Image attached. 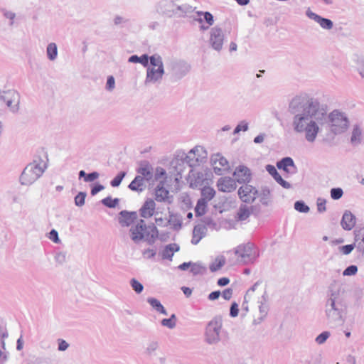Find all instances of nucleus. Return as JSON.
Here are the masks:
<instances>
[{"label":"nucleus","instance_id":"nucleus-1","mask_svg":"<svg viewBox=\"0 0 364 364\" xmlns=\"http://www.w3.org/2000/svg\"><path fill=\"white\" fill-rule=\"evenodd\" d=\"M288 112L292 115L291 126L295 133L304 134L308 142L315 141L321 128L327 125L334 134L345 132L349 127L346 113L334 109L328 114L327 105L306 93L294 97Z\"/></svg>","mask_w":364,"mask_h":364},{"label":"nucleus","instance_id":"nucleus-2","mask_svg":"<svg viewBox=\"0 0 364 364\" xmlns=\"http://www.w3.org/2000/svg\"><path fill=\"white\" fill-rule=\"evenodd\" d=\"M119 223L123 227H128L136 222L130 230L132 240L138 244L144 240L149 245H153L159 237V231L154 224L147 225L143 219H138L136 212L122 210L119 213Z\"/></svg>","mask_w":364,"mask_h":364},{"label":"nucleus","instance_id":"nucleus-3","mask_svg":"<svg viewBox=\"0 0 364 364\" xmlns=\"http://www.w3.org/2000/svg\"><path fill=\"white\" fill-rule=\"evenodd\" d=\"M325 314L329 324L337 326L344 321L347 309L346 291L342 284L334 282L328 287Z\"/></svg>","mask_w":364,"mask_h":364},{"label":"nucleus","instance_id":"nucleus-4","mask_svg":"<svg viewBox=\"0 0 364 364\" xmlns=\"http://www.w3.org/2000/svg\"><path fill=\"white\" fill-rule=\"evenodd\" d=\"M150 65L146 67V75L144 80L146 85L160 83L165 70L162 58L159 54H154L149 58Z\"/></svg>","mask_w":364,"mask_h":364},{"label":"nucleus","instance_id":"nucleus-5","mask_svg":"<svg viewBox=\"0 0 364 364\" xmlns=\"http://www.w3.org/2000/svg\"><path fill=\"white\" fill-rule=\"evenodd\" d=\"M46 169V163L41 159L28 164L23 169L21 176V185L30 186L37 181Z\"/></svg>","mask_w":364,"mask_h":364},{"label":"nucleus","instance_id":"nucleus-6","mask_svg":"<svg viewBox=\"0 0 364 364\" xmlns=\"http://www.w3.org/2000/svg\"><path fill=\"white\" fill-rule=\"evenodd\" d=\"M0 102H4L11 112L16 114L20 109L21 95L14 89L0 90Z\"/></svg>","mask_w":364,"mask_h":364},{"label":"nucleus","instance_id":"nucleus-7","mask_svg":"<svg viewBox=\"0 0 364 364\" xmlns=\"http://www.w3.org/2000/svg\"><path fill=\"white\" fill-rule=\"evenodd\" d=\"M222 328V319L220 317H215L211 320L205 330V342L209 345H215L220 341V330Z\"/></svg>","mask_w":364,"mask_h":364},{"label":"nucleus","instance_id":"nucleus-8","mask_svg":"<svg viewBox=\"0 0 364 364\" xmlns=\"http://www.w3.org/2000/svg\"><path fill=\"white\" fill-rule=\"evenodd\" d=\"M173 80H178L186 76L191 70V65L186 61L173 58L168 65Z\"/></svg>","mask_w":364,"mask_h":364},{"label":"nucleus","instance_id":"nucleus-9","mask_svg":"<svg viewBox=\"0 0 364 364\" xmlns=\"http://www.w3.org/2000/svg\"><path fill=\"white\" fill-rule=\"evenodd\" d=\"M208 158V153L202 146H196L186 154V159L189 163V169L204 163Z\"/></svg>","mask_w":364,"mask_h":364},{"label":"nucleus","instance_id":"nucleus-10","mask_svg":"<svg viewBox=\"0 0 364 364\" xmlns=\"http://www.w3.org/2000/svg\"><path fill=\"white\" fill-rule=\"evenodd\" d=\"M173 174L176 176L175 180L179 181L187 168H189V163L186 159L184 152H178L171 161Z\"/></svg>","mask_w":364,"mask_h":364},{"label":"nucleus","instance_id":"nucleus-11","mask_svg":"<svg viewBox=\"0 0 364 364\" xmlns=\"http://www.w3.org/2000/svg\"><path fill=\"white\" fill-rule=\"evenodd\" d=\"M235 254L239 257V262L243 264L252 262L256 257L254 245L250 242L238 245L235 249Z\"/></svg>","mask_w":364,"mask_h":364},{"label":"nucleus","instance_id":"nucleus-12","mask_svg":"<svg viewBox=\"0 0 364 364\" xmlns=\"http://www.w3.org/2000/svg\"><path fill=\"white\" fill-rule=\"evenodd\" d=\"M225 34L223 29L218 26L213 27L210 31L209 44L213 49L219 52L223 49Z\"/></svg>","mask_w":364,"mask_h":364},{"label":"nucleus","instance_id":"nucleus-13","mask_svg":"<svg viewBox=\"0 0 364 364\" xmlns=\"http://www.w3.org/2000/svg\"><path fill=\"white\" fill-rule=\"evenodd\" d=\"M156 11L167 17L177 16V1L176 0H160L156 6Z\"/></svg>","mask_w":364,"mask_h":364},{"label":"nucleus","instance_id":"nucleus-14","mask_svg":"<svg viewBox=\"0 0 364 364\" xmlns=\"http://www.w3.org/2000/svg\"><path fill=\"white\" fill-rule=\"evenodd\" d=\"M210 160L215 174L223 175L229 169L228 160L220 154L213 155Z\"/></svg>","mask_w":364,"mask_h":364},{"label":"nucleus","instance_id":"nucleus-15","mask_svg":"<svg viewBox=\"0 0 364 364\" xmlns=\"http://www.w3.org/2000/svg\"><path fill=\"white\" fill-rule=\"evenodd\" d=\"M257 194V190L251 185L245 184L238 190V195L240 199L247 203L254 202Z\"/></svg>","mask_w":364,"mask_h":364},{"label":"nucleus","instance_id":"nucleus-16","mask_svg":"<svg viewBox=\"0 0 364 364\" xmlns=\"http://www.w3.org/2000/svg\"><path fill=\"white\" fill-rule=\"evenodd\" d=\"M154 199L158 202L172 203L173 196H170L169 191L164 188V181H161L155 188Z\"/></svg>","mask_w":364,"mask_h":364},{"label":"nucleus","instance_id":"nucleus-17","mask_svg":"<svg viewBox=\"0 0 364 364\" xmlns=\"http://www.w3.org/2000/svg\"><path fill=\"white\" fill-rule=\"evenodd\" d=\"M306 15L311 20L318 23L320 26L325 30H331L333 27V23L331 19L323 18L316 13L311 11L309 9L306 10Z\"/></svg>","mask_w":364,"mask_h":364},{"label":"nucleus","instance_id":"nucleus-18","mask_svg":"<svg viewBox=\"0 0 364 364\" xmlns=\"http://www.w3.org/2000/svg\"><path fill=\"white\" fill-rule=\"evenodd\" d=\"M218 190L224 193H230L236 189L237 185L235 179L230 177H222L217 183Z\"/></svg>","mask_w":364,"mask_h":364},{"label":"nucleus","instance_id":"nucleus-19","mask_svg":"<svg viewBox=\"0 0 364 364\" xmlns=\"http://www.w3.org/2000/svg\"><path fill=\"white\" fill-rule=\"evenodd\" d=\"M137 173L143 177V181H149L153 178V167L149 161H142L140 162Z\"/></svg>","mask_w":364,"mask_h":364},{"label":"nucleus","instance_id":"nucleus-20","mask_svg":"<svg viewBox=\"0 0 364 364\" xmlns=\"http://www.w3.org/2000/svg\"><path fill=\"white\" fill-rule=\"evenodd\" d=\"M356 223L355 216L350 211L346 210L341 221V225L345 230H351Z\"/></svg>","mask_w":364,"mask_h":364},{"label":"nucleus","instance_id":"nucleus-21","mask_svg":"<svg viewBox=\"0 0 364 364\" xmlns=\"http://www.w3.org/2000/svg\"><path fill=\"white\" fill-rule=\"evenodd\" d=\"M177 1V16H182L192 12L196 8L192 5L193 0H176Z\"/></svg>","mask_w":364,"mask_h":364},{"label":"nucleus","instance_id":"nucleus-22","mask_svg":"<svg viewBox=\"0 0 364 364\" xmlns=\"http://www.w3.org/2000/svg\"><path fill=\"white\" fill-rule=\"evenodd\" d=\"M279 169H282L288 173L296 172V167L291 157H284L277 163Z\"/></svg>","mask_w":364,"mask_h":364},{"label":"nucleus","instance_id":"nucleus-23","mask_svg":"<svg viewBox=\"0 0 364 364\" xmlns=\"http://www.w3.org/2000/svg\"><path fill=\"white\" fill-rule=\"evenodd\" d=\"M266 170L273 177V178L284 188L289 189L291 188V185L289 182L284 181L282 178V177L280 176V174L278 173L277 170L273 165H267Z\"/></svg>","mask_w":364,"mask_h":364},{"label":"nucleus","instance_id":"nucleus-24","mask_svg":"<svg viewBox=\"0 0 364 364\" xmlns=\"http://www.w3.org/2000/svg\"><path fill=\"white\" fill-rule=\"evenodd\" d=\"M234 176L240 183L249 182L250 180V169L245 166H240L234 171Z\"/></svg>","mask_w":364,"mask_h":364},{"label":"nucleus","instance_id":"nucleus-25","mask_svg":"<svg viewBox=\"0 0 364 364\" xmlns=\"http://www.w3.org/2000/svg\"><path fill=\"white\" fill-rule=\"evenodd\" d=\"M189 173H191L189 175L190 186L193 188H200L205 181L204 174L201 172H193V169H190Z\"/></svg>","mask_w":364,"mask_h":364},{"label":"nucleus","instance_id":"nucleus-26","mask_svg":"<svg viewBox=\"0 0 364 364\" xmlns=\"http://www.w3.org/2000/svg\"><path fill=\"white\" fill-rule=\"evenodd\" d=\"M156 203L154 200L148 199L140 208V215L142 218H148L151 217L155 211Z\"/></svg>","mask_w":364,"mask_h":364},{"label":"nucleus","instance_id":"nucleus-27","mask_svg":"<svg viewBox=\"0 0 364 364\" xmlns=\"http://www.w3.org/2000/svg\"><path fill=\"white\" fill-rule=\"evenodd\" d=\"M252 205H241L237 210L236 219L239 221L246 220L252 213Z\"/></svg>","mask_w":364,"mask_h":364},{"label":"nucleus","instance_id":"nucleus-28","mask_svg":"<svg viewBox=\"0 0 364 364\" xmlns=\"http://www.w3.org/2000/svg\"><path fill=\"white\" fill-rule=\"evenodd\" d=\"M180 247L176 243H171L165 246L161 252V257L163 259L172 260L174 252L179 251Z\"/></svg>","mask_w":364,"mask_h":364},{"label":"nucleus","instance_id":"nucleus-29","mask_svg":"<svg viewBox=\"0 0 364 364\" xmlns=\"http://www.w3.org/2000/svg\"><path fill=\"white\" fill-rule=\"evenodd\" d=\"M363 139V132L358 125L353 127L352 134L350 137V143L353 146H357L362 142Z\"/></svg>","mask_w":364,"mask_h":364},{"label":"nucleus","instance_id":"nucleus-30","mask_svg":"<svg viewBox=\"0 0 364 364\" xmlns=\"http://www.w3.org/2000/svg\"><path fill=\"white\" fill-rule=\"evenodd\" d=\"M129 188L132 191L141 192L145 188L144 183L143 177L141 176H136L134 179L129 185Z\"/></svg>","mask_w":364,"mask_h":364},{"label":"nucleus","instance_id":"nucleus-31","mask_svg":"<svg viewBox=\"0 0 364 364\" xmlns=\"http://www.w3.org/2000/svg\"><path fill=\"white\" fill-rule=\"evenodd\" d=\"M205 229V227L201 225H198L194 228L193 232V235L191 240V242L193 245L198 244L199 241L204 237Z\"/></svg>","mask_w":364,"mask_h":364},{"label":"nucleus","instance_id":"nucleus-32","mask_svg":"<svg viewBox=\"0 0 364 364\" xmlns=\"http://www.w3.org/2000/svg\"><path fill=\"white\" fill-rule=\"evenodd\" d=\"M147 302L151 305V306L157 312L164 314L167 315L168 313L164 306L161 304V302L155 298H148Z\"/></svg>","mask_w":364,"mask_h":364},{"label":"nucleus","instance_id":"nucleus-33","mask_svg":"<svg viewBox=\"0 0 364 364\" xmlns=\"http://www.w3.org/2000/svg\"><path fill=\"white\" fill-rule=\"evenodd\" d=\"M215 195V191L210 186H204L201 188V198L205 202L211 200Z\"/></svg>","mask_w":364,"mask_h":364},{"label":"nucleus","instance_id":"nucleus-34","mask_svg":"<svg viewBox=\"0 0 364 364\" xmlns=\"http://www.w3.org/2000/svg\"><path fill=\"white\" fill-rule=\"evenodd\" d=\"M149 56L147 54H144L139 57L136 55H133L129 58L128 61L133 63H141L144 67H147L149 61Z\"/></svg>","mask_w":364,"mask_h":364},{"label":"nucleus","instance_id":"nucleus-35","mask_svg":"<svg viewBox=\"0 0 364 364\" xmlns=\"http://www.w3.org/2000/svg\"><path fill=\"white\" fill-rule=\"evenodd\" d=\"M197 14L198 16H203L204 21L208 23V26H205L204 25L200 26L201 30H207L210 26L214 23L213 16L208 11H198Z\"/></svg>","mask_w":364,"mask_h":364},{"label":"nucleus","instance_id":"nucleus-36","mask_svg":"<svg viewBox=\"0 0 364 364\" xmlns=\"http://www.w3.org/2000/svg\"><path fill=\"white\" fill-rule=\"evenodd\" d=\"M46 54L48 58L53 61L57 58L58 56V47L56 43H50L46 48Z\"/></svg>","mask_w":364,"mask_h":364},{"label":"nucleus","instance_id":"nucleus-37","mask_svg":"<svg viewBox=\"0 0 364 364\" xmlns=\"http://www.w3.org/2000/svg\"><path fill=\"white\" fill-rule=\"evenodd\" d=\"M259 310L260 316L253 321L254 324L260 323L263 321V319L267 316L269 310L268 305L261 301V304L259 306Z\"/></svg>","mask_w":364,"mask_h":364},{"label":"nucleus","instance_id":"nucleus-38","mask_svg":"<svg viewBox=\"0 0 364 364\" xmlns=\"http://www.w3.org/2000/svg\"><path fill=\"white\" fill-rule=\"evenodd\" d=\"M208 202L204 201L203 199H199L195 208V213L196 216H202L207 211Z\"/></svg>","mask_w":364,"mask_h":364},{"label":"nucleus","instance_id":"nucleus-39","mask_svg":"<svg viewBox=\"0 0 364 364\" xmlns=\"http://www.w3.org/2000/svg\"><path fill=\"white\" fill-rule=\"evenodd\" d=\"M355 68L364 83V56H357L355 60Z\"/></svg>","mask_w":364,"mask_h":364},{"label":"nucleus","instance_id":"nucleus-40","mask_svg":"<svg viewBox=\"0 0 364 364\" xmlns=\"http://www.w3.org/2000/svg\"><path fill=\"white\" fill-rule=\"evenodd\" d=\"M159 348V343L157 341H151L149 342L144 350V353L151 357L154 355L156 350Z\"/></svg>","mask_w":364,"mask_h":364},{"label":"nucleus","instance_id":"nucleus-41","mask_svg":"<svg viewBox=\"0 0 364 364\" xmlns=\"http://www.w3.org/2000/svg\"><path fill=\"white\" fill-rule=\"evenodd\" d=\"M225 264V259L224 257H218L210 265V269L214 272L220 269Z\"/></svg>","mask_w":364,"mask_h":364},{"label":"nucleus","instance_id":"nucleus-42","mask_svg":"<svg viewBox=\"0 0 364 364\" xmlns=\"http://www.w3.org/2000/svg\"><path fill=\"white\" fill-rule=\"evenodd\" d=\"M355 240L358 242L357 248L360 252H364V229L355 233Z\"/></svg>","mask_w":364,"mask_h":364},{"label":"nucleus","instance_id":"nucleus-43","mask_svg":"<svg viewBox=\"0 0 364 364\" xmlns=\"http://www.w3.org/2000/svg\"><path fill=\"white\" fill-rule=\"evenodd\" d=\"M161 323L163 326H166L170 329L175 328L176 325V316L172 314L168 318H164L161 320Z\"/></svg>","mask_w":364,"mask_h":364},{"label":"nucleus","instance_id":"nucleus-44","mask_svg":"<svg viewBox=\"0 0 364 364\" xmlns=\"http://www.w3.org/2000/svg\"><path fill=\"white\" fill-rule=\"evenodd\" d=\"M206 270L205 267L200 263H192L191 267V272L193 275L203 274Z\"/></svg>","mask_w":364,"mask_h":364},{"label":"nucleus","instance_id":"nucleus-45","mask_svg":"<svg viewBox=\"0 0 364 364\" xmlns=\"http://www.w3.org/2000/svg\"><path fill=\"white\" fill-rule=\"evenodd\" d=\"M294 209L300 213H306L309 212V207L302 200H297L294 203Z\"/></svg>","mask_w":364,"mask_h":364},{"label":"nucleus","instance_id":"nucleus-46","mask_svg":"<svg viewBox=\"0 0 364 364\" xmlns=\"http://www.w3.org/2000/svg\"><path fill=\"white\" fill-rule=\"evenodd\" d=\"M86 196V192H79L74 198L75 205L78 207L83 206L85 205Z\"/></svg>","mask_w":364,"mask_h":364},{"label":"nucleus","instance_id":"nucleus-47","mask_svg":"<svg viewBox=\"0 0 364 364\" xmlns=\"http://www.w3.org/2000/svg\"><path fill=\"white\" fill-rule=\"evenodd\" d=\"M126 176V172L125 171H121L119 172L110 182V184L112 187H117L119 186L123 178L125 177Z\"/></svg>","mask_w":364,"mask_h":364},{"label":"nucleus","instance_id":"nucleus-48","mask_svg":"<svg viewBox=\"0 0 364 364\" xmlns=\"http://www.w3.org/2000/svg\"><path fill=\"white\" fill-rule=\"evenodd\" d=\"M130 285L136 294L141 293L144 289L143 284L134 278L130 280Z\"/></svg>","mask_w":364,"mask_h":364},{"label":"nucleus","instance_id":"nucleus-49","mask_svg":"<svg viewBox=\"0 0 364 364\" xmlns=\"http://www.w3.org/2000/svg\"><path fill=\"white\" fill-rule=\"evenodd\" d=\"M119 200L118 198L112 199L108 196L102 200V203L108 208H115L118 204Z\"/></svg>","mask_w":364,"mask_h":364},{"label":"nucleus","instance_id":"nucleus-50","mask_svg":"<svg viewBox=\"0 0 364 364\" xmlns=\"http://www.w3.org/2000/svg\"><path fill=\"white\" fill-rule=\"evenodd\" d=\"M270 196V191L267 188H264L262 189L260 193V201L263 205H268L269 200Z\"/></svg>","mask_w":364,"mask_h":364},{"label":"nucleus","instance_id":"nucleus-51","mask_svg":"<svg viewBox=\"0 0 364 364\" xmlns=\"http://www.w3.org/2000/svg\"><path fill=\"white\" fill-rule=\"evenodd\" d=\"M331 197L333 200H339L343 195V191L341 188H333L330 191Z\"/></svg>","mask_w":364,"mask_h":364},{"label":"nucleus","instance_id":"nucleus-52","mask_svg":"<svg viewBox=\"0 0 364 364\" xmlns=\"http://www.w3.org/2000/svg\"><path fill=\"white\" fill-rule=\"evenodd\" d=\"M248 123L245 120H242L235 128L233 134H238L240 131L246 132L248 130Z\"/></svg>","mask_w":364,"mask_h":364},{"label":"nucleus","instance_id":"nucleus-53","mask_svg":"<svg viewBox=\"0 0 364 364\" xmlns=\"http://www.w3.org/2000/svg\"><path fill=\"white\" fill-rule=\"evenodd\" d=\"M3 16L10 20L9 26L14 25V20L16 18V14L13 11H8L5 9H1Z\"/></svg>","mask_w":364,"mask_h":364},{"label":"nucleus","instance_id":"nucleus-54","mask_svg":"<svg viewBox=\"0 0 364 364\" xmlns=\"http://www.w3.org/2000/svg\"><path fill=\"white\" fill-rule=\"evenodd\" d=\"M329 336L330 333L328 331H323L316 338L315 341L318 344L321 345L324 343Z\"/></svg>","mask_w":364,"mask_h":364},{"label":"nucleus","instance_id":"nucleus-55","mask_svg":"<svg viewBox=\"0 0 364 364\" xmlns=\"http://www.w3.org/2000/svg\"><path fill=\"white\" fill-rule=\"evenodd\" d=\"M155 221L159 226H167L168 224L173 225V215H170V218L167 222H165L162 218H156Z\"/></svg>","mask_w":364,"mask_h":364},{"label":"nucleus","instance_id":"nucleus-56","mask_svg":"<svg viewBox=\"0 0 364 364\" xmlns=\"http://www.w3.org/2000/svg\"><path fill=\"white\" fill-rule=\"evenodd\" d=\"M57 342H58V350L59 351H65L70 346L69 343L64 339L59 338L57 340Z\"/></svg>","mask_w":364,"mask_h":364},{"label":"nucleus","instance_id":"nucleus-57","mask_svg":"<svg viewBox=\"0 0 364 364\" xmlns=\"http://www.w3.org/2000/svg\"><path fill=\"white\" fill-rule=\"evenodd\" d=\"M358 267L355 265L348 266L343 272L344 276H352L356 274Z\"/></svg>","mask_w":364,"mask_h":364},{"label":"nucleus","instance_id":"nucleus-58","mask_svg":"<svg viewBox=\"0 0 364 364\" xmlns=\"http://www.w3.org/2000/svg\"><path fill=\"white\" fill-rule=\"evenodd\" d=\"M166 172L164 170V168H163L161 167H157L155 171L154 178L156 181H158L160 178L166 176Z\"/></svg>","mask_w":364,"mask_h":364},{"label":"nucleus","instance_id":"nucleus-59","mask_svg":"<svg viewBox=\"0 0 364 364\" xmlns=\"http://www.w3.org/2000/svg\"><path fill=\"white\" fill-rule=\"evenodd\" d=\"M115 87V80L113 76L110 75L107 77L106 89L108 91H112Z\"/></svg>","mask_w":364,"mask_h":364},{"label":"nucleus","instance_id":"nucleus-60","mask_svg":"<svg viewBox=\"0 0 364 364\" xmlns=\"http://www.w3.org/2000/svg\"><path fill=\"white\" fill-rule=\"evenodd\" d=\"M355 246V244L346 245L341 247V250L344 255H348L353 251Z\"/></svg>","mask_w":364,"mask_h":364},{"label":"nucleus","instance_id":"nucleus-61","mask_svg":"<svg viewBox=\"0 0 364 364\" xmlns=\"http://www.w3.org/2000/svg\"><path fill=\"white\" fill-rule=\"evenodd\" d=\"M238 305L237 303L233 302L231 304L230 309V315L231 317H236L238 315Z\"/></svg>","mask_w":364,"mask_h":364},{"label":"nucleus","instance_id":"nucleus-62","mask_svg":"<svg viewBox=\"0 0 364 364\" xmlns=\"http://www.w3.org/2000/svg\"><path fill=\"white\" fill-rule=\"evenodd\" d=\"M99 176H100V174L97 172L93 171L92 173L87 174L85 181V182L94 181L95 180L98 178Z\"/></svg>","mask_w":364,"mask_h":364},{"label":"nucleus","instance_id":"nucleus-63","mask_svg":"<svg viewBox=\"0 0 364 364\" xmlns=\"http://www.w3.org/2000/svg\"><path fill=\"white\" fill-rule=\"evenodd\" d=\"M49 239L53 241L55 243L60 242V239L58 237V233L55 230H52L49 232Z\"/></svg>","mask_w":364,"mask_h":364},{"label":"nucleus","instance_id":"nucleus-64","mask_svg":"<svg viewBox=\"0 0 364 364\" xmlns=\"http://www.w3.org/2000/svg\"><path fill=\"white\" fill-rule=\"evenodd\" d=\"M317 209L319 213L326 211V200L318 199L317 202Z\"/></svg>","mask_w":364,"mask_h":364}]
</instances>
